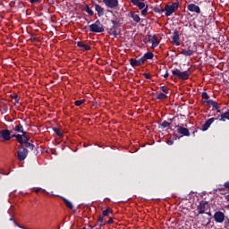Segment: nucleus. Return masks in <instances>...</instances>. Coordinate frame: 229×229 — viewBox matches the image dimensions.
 Returning <instances> with one entry per match:
<instances>
[{
	"label": "nucleus",
	"instance_id": "nucleus-1",
	"mask_svg": "<svg viewBox=\"0 0 229 229\" xmlns=\"http://www.w3.org/2000/svg\"><path fill=\"white\" fill-rule=\"evenodd\" d=\"M178 8H180V4L178 3L166 4L164 8L165 17H171Z\"/></svg>",
	"mask_w": 229,
	"mask_h": 229
},
{
	"label": "nucleus",
	"instance_id": "nucleus-2",
	"mask_svg": "<svg viewBox=\"0 0 229 229\" xmlns=\"http://www.w3.org/2000/svg\"><path fill=\"white\" fill-rule=\"evenodd\" d=\"M28 153H30L28 148H26L24 145H20L18 147V151H17L18 160H20V162H23V160H26V158H28Z\"/></svg>",
	"mask_w": 229,
	"mask_h": 229
},
{
	"label": "nucleus",
	"instance_id": "nucleus-3",
	"mask_svg": "<svg viewBox=\"0 0 229 229\" xmlns=\"http://www.w3.org/2000/svg\"><path fill=\"white\" fill-rule=\"evenodd\" d=\"M89 31L92 33H103V31H105V28L101 24V21L97 20L94 23L89 25Z\"/></svg>",
	"mask_w": 229,
	"mask_h": 229
},
{
	"label": "nucleus",
	"instance_id": "nucleus-4",
	"mask_svg": "<svg viewBox=\"0 0 229 229\" xmlns=\"http://www.w3.org/2000/svg\"><path fill=\"white\" fill-rule=\"evenodd\" d=\"M173 76H176L179 80H189V69L187 71L182 72L178 68L172 70Z\"/></svg>",
	"mask_w": 229,
	"mask_h": 229
},
{
	"label": "nucleus",
	"instance_id": "nucleus-5",
	"mask_svg": "<svg viewBox=\"0 0 229 229\" xmlns=\"http://www.w3.org/2000/svg\"><path fill=\"white\" fill-rule=\"evenodd\" d=\"M114 211L112 210V208H107L106 209H105L102 212V215H100L98 216V223H100L99 227L102 228V226H105L106 224H104L105 221V217H108V216H110V214H112Z\"/></svg>",
	"mask_w": 229,
	"mask_h": 229
},
{
	"label": "nucleus",
	"instance_id": "nucleus-6",
	"mask_svg": "<svg viewBox=\"0 0 229 229\" xmlns=\"http://www.w3.org/2000/svg\"><path fill=\"white\" fill-rule=\"evenodd\" d=\"M0 137L5 142H8V140H12V139H13V137H12V131L8 129L0 131Z\"/></svg>",
	"mask_w": 229,
	"mask_h": 229
},
{
	"label": "nucleus",
	"instance_id": "nucleus-7",
	"mask_svg": "<svg viewBox=\"0 0 229 229\" xmlns=\"http://www.w3.org/2000/svg\"><path fill=\"white\" fill-rule=\"evenodd\" d=\"M134 6H138L139 10H141V15H143V17H146V15H148V5H146L144 2H137L136 4H134Z\"/></svg>",
	"mask_w": 229,
	"mask_h": 229
},
{
	"label": "nucleus",
	"instance_id": "nucleus-8",
	"mask_svg": "<svg viewBox=\"0 0 229 229\" xmlns=\"http://www.w3.org/2000/svg\"><path fill=\"white\" fill-rule=\"evenodd\" d=\"M111 22L113 25L118 26L121 28V26H123V22H124V18L123 16H117L114 14L113 19L111 20Z\"/></svg>",
	"mask_w": 229,
	"mask_h": 229
},
{
	"label": "nucleus",
	"instance_id": "nucleus-9",
	"mask_svg": "<svg viewBox=\"0 0 229 229\" xmlns=\"http://www.w3.org/2000/svg\"><path fill=\"white\" fill-rule=\"evenodd\" d=\"M107 8L115 9L119 6V0H103Z\"/></svg>",
	"mask_w": 229,
	"mask_h": 229
},
{
	"label": "nucleus",
	"instance_id": "nucleus-10",
	"mask_svg": "<svg viewBox=\"0 0 229 229\" xmlns=\"http://www.w3.org/2000/svg\"><path fill=\"white\" fill-rule=\"evenodd\" d=\"M213 217L216 223H225V217H226V216H225V213L222 211H216Z\"/></svg>",
	"mask_w": 229,
	"mask_h": 229
},
{
	"label": "nucleus",
	"instance_id": "nucleus-11",
	"mask_svg": "<svg viewBox=\"0 0 229 229\" xmlns=\"http://www.w3.org/2000/svg\"><path fill=\"white\" fill-rule=\"evenodd\" d=\"M175 128L180 135H183L184 137H191V131H189V129L181 125H176Z\"/></svg>",
	"mask_w": 229,
	"mask_h": 229
},
{
	"label": "nucleus",
	"instance_id": "nucleus-12",
	"mask_svg": "<svg viewBox=\"0 0 229 229\" xmlns=\"http://www.w3.org/2000/svg\"><path fill=\"white\" fill-rule=\"evenodd\" d=\"M130 64L131 65V67H140V65H144V61L142 57L138 60L135 58H131Z\"/></svg>",
	"mask_w": 229,
	"mask_h": 229
},
{
	"label": "nucleus",
	"instance_id": "nucleus-13",
	"mask_svg": "<svg viewBox=\"0 0 229 229\" xmlns=\"http://www.w3.org/2000/svg\"><path fill=\"white\" fill-rule=\"evenodd\" d=\"M172 40V44H174V46H180V31H178V30L174 31Z\"/></svg>",
	"mask_w": 229,
	"mask_h": 229
},
{
	"label": "nucleus",
	"instance_id": "nucleus-14",
	"mask_svg": "<svg viewBox=\"0 0 229 229\" xmlns=\"http://www.w3.org/2000/svg\"><path fill=\"white\" fill-rule=\"evenodd\" d=\"M207 207H208V202L201 201L197 207V210L199 214H205V211L207 210Z\"/></svg>",
	"mask_w": 229,
	"mask_h": 229
},
{
	"label": "nucleus",
	"instance_id": "nucleus-15",
	"mask_svg": "<svg viewBox=\"0 0 229 229\" xmlns=\"http://www.w3.org/2000/svg\"><path fill=\"white\" fill-rule=\"evenodd\" d=\"M149 42H151L153 47H158V44H160V41H158V37L157 35H148Z\"/></svg>",
	"mask_w": 229,
	"mask_h": 229
},
{
	"label": "nucleus",
	"instance_id": "nucleus-16",
	"mask_svg": "<svg viewBox=\"0 0 229 229\" xmlns=\"http://www.w3.org/2000/svg\"><path fill=\"white\" fill-rule=\"evenodd\" d=\"M189 12H195V13H201V9L199 6L194 4H190L187 6Z\"/></svg>",
	"mask_w": 229,
	"mask_h": 229
},
{
	"label": "nucleus",
	"instance_id": "nucleus-17",
	"mask_svg": "<svg viewBox=\"0 0 229 229\" xmlns=\"http://www.w3.org/2000/svg\"><path fill=\"white\" fill-rule=\"evenodd\" d=\"M13 131H17V133H25L24 131V126L21 123V122H18V124H16L14 127L13 125Z\"/></svg>",
	"mask_w": 229,
	"mask_h": 229
},
{
	"label": "nucleus",
	"instance_id": "nucleus-18",
	"mask_svg": "<svg viewBox=\"0 0 229 229\" xmlns=\"http://www.w3.org/2000/svg\"><path fill=\"white\" fill-rule=\"evenodd\" d=\"M117 28H120L119 25H113L111 28L107 29V32L109 35H113V37L117 38Z\"/></svg>",
	"mask_w": 229,
	"mask_h": 229
},
{
	"label": "nucleus",
	"instance_id": "nucleus-19",
	"mask_svg": "<svg viewBox=\"0 0 229 229\" xmlns=\"http://www.w3.org/2000/svg\"><path fill=\"white\" fill-rule=\"evenodd\" d=\"M214 121H216V118H210L206 121V123L202 125V131H207V130L210 128V125L212 124V123H214Z\"/></svg>",
	"mask_w": 229,
	"mask_h": 229
},
{
	"label": "nucleus",
	"instance_id": "nucleus-20",
	"mask_svg": "<svg viewBox=\"0 0 229 229\" xmlns=\"http://www.w3.org/2000/svg\"><path fill=\"white\" fill-rule=\"evenodd\" d=\"M77 46L81 49V51H90V46L85 44L83 41L77 42Z\"/></svg>",
	"mask_w": 229,
	"mask_h": 229
},
{
	"label": "nucleus",
	"instance_id": "nucleus-21",
	"mask_svg": "<svg viewBox=\"0 0 229 229\" xmlns=\"http://www.w3.org/2000/svg\"><path fill=\"white\" fill-rule=\"evenodd\" d=\"M154 56L155 55L153 54V52H148L144 54V55L141 57V60H143V63L146 64L148 60H153Z\"/></svg>",
	"mask_w": 229,
	"mask_h": 229
},
{
	"label": "nucleus",
	"instance_id": "nucleus-22",
	"mask_svg": "<svg viewBox=\"0 0 229 229\" xmlns=\"http://www.w3.org/2000/svg\"><path fill=\"white\" fill-rule=\"evenodd\" d=\"M181 55H183V56H192L194 51L191 49V47H189L188 49L182 48Z\"/></svg>",
	"mask_w": 229,
	"mask_h": 229
},
{
	"label": "nucleus",
	"instance_id": "nucleus-23",
	"mask_svg": "<svg viewBox=\"0 0 229 229\" xmlns=\"http://www.w3.org/2000/svg\"><path fill=\"white\" fill-rule=\"evenodd\" d=\"M95 11L98 13V17H103V15H105V9L98 4H95Z\"/></svg>",
	"mask_w": 229,
	"mask_h": 229
},
{
	"label": "nucleus",
	"instance_id": "nucleus-24",
	"mask_svg": "<svg viewBox=\"0 0 229 229\" xmlns=\"http://www.w3.org/2000/svg\"><path fill=\"white\" fill-rule=\"evenodd\" d=\"M13 139H16L17 142H19V144H21V146H22V144H24V137L22 136V134H13L12 135Z\"/></svg>",
	"mask_w": 229,
	"mask_h": 229
},
{
	"label": "nucleus",
	"instance_id": "nucleus-25",
	"mask_svg": "<svg viewBox=\"0 0 229 229\" xmlns=\"http://www.w3.org/2000/svg\"><path fill=\"white\" fill-rule=\"evenodd\" d=\"M63 201L67 207V208H70V210H72L74 208V206L72 205V202H71L69 199L63 198Z\"/></svg>",
	"mask_w": 229,
	"mask_h": 229
},
{
	"label": "nucleus",
	"instance_id": "nucleus-26",
	"mask_svg": "<svg viewBox=\"0 0 229 229\" xmlns=\"http://www.w3.org/2000/svg\"><path fill=\"white\" fill-rule=\"evenodd\" d=\"M130 14L134 22H140V16L139 14H135L133 12H131Z\"/></svg>",
	"mask_w": 229,
	"mask_h": 229
},
{
	"label": "nucleus",
	"instance_id": "nucleus-27",
	"mask_svg": "<svg viewBox=\"0 0 229 229\" xmlns=\"http://www.w3.org/2000/svg\"><path fill=\"white\" fill-rule=\"evenodd\" d=\"M32 141H29L27 143H23L24 144V148H28L29 149H30V151H33V149H35V145L33 143H31Z\"/></svg>",
	"mask_w": 229,
	"mask_h": 229
},
{
	"label": "nucleus",
	"instance_id": "nucleus-28",
	"mask_svg": "<svg viewBox=\"0 0 229 229\" xmlns=\"http://www.w3.org/2000/svg\"><path fill=\"white\" fill-rule=\"evenodd\" d=\"M85 12L86 13H88L89 15H90V17L94 16V11H92V9H90V7L89 6V4L85 5Z\"/></svg>",
	"mask_w": 229,
	"mask_h": 229
},
{
	"label": "nucleus",
	"instance_id": "nucleus-29",
	"mask_svg": "<svg viewBox=\"0 0 229 229\" xmlns=\"http://www.w3.org/2000/svg\"><path fill=\"white\" fill-rule=\"evenodd\" d=\"M53 131H55L56 133V135L59 136V139H64V133H62V131H60V129L54 127L53 128Z\"/></svg>",
	"mask_w": 229,
	"mask_h": 229
},
{
	"label": "nucleus",
	"instance_id": "nucleus-30",
	"mask_svg": "<svg viewBox=\"0 0 229 229\" xmlns=\"http://www.w3.org/2000/svg\"><path fill=\"white\" fill-rule=\"evenodd\" d=\"M22 137H23V144L28 143V142H32V140H30V136L26 135V131L22 133Z\"/></svg>",
	"mask_w": 229,
	"mask_h": 229
},
{
	"label": "nucleus",
	"instance_id": "nucleus-31",
	"mask_svg": "<svg viewBox=\"0 0 229 229\" xmlns=\"http://www.w3.org/2000/svg\"><path fill=\"white\" fill-rule=\"evenodd\" d=\"M205 103H207V105H210V106H213V108H215V106L217 105V102H216L213 99H209L208 101H205Z\"/></svg>",
	"mask_w": 229,
	"mask_h": 229
},
{
	"label": "nucleus",
	"instance_id": "nucleus-32",
	"mask_svg": "<svg viewBox=\"0 0 229 229\" xmlns=\"http://www.w3.org/2000/svg\"><path fill=\"white\" fill-rule=\"evenodd\" d=\"M157 99H167V95H165V93H158Z\"/></svg>",
	"mask_w": 229,
	"mask_h": 229
},
{
	"label": "nucleus",
	"instance_id": "nucleus-33",
	"mask_svg": "<svg viewBox=\"0 0 229 229\" xmlns=\"http://www.w3.org/2000/svg\"><path fill=\"white\" fill-rule=\"evenodd\" d=\"M224 226L225 229H229V217L225 216L224 220Z\"/></svg>",
	"mask_w": 229,
	"mask_h": 229
},
{
	"label": "nucleus",
	"instance_id": "nucleus-34",
	"mask_svg": "<svg viewBox=\"0 0 229 229\" xmlns=\"http://www.w3.org/2000/svg\"><path fill=\"white\" fill-rule=\"evenodd\" d=\"M83 103H85V99H81V100H76L74 102L75 106H81V105H83Z\"/></svg>",
	"mask_w": 229,
	"mask_h": 229
},
{
	"label": "nucleus",
	"instance_id": "nucleus-35",
	"mask_svg": "<svg viewBox=\"0 0 229 229\" xmlns=\"http://www.w3.org/2000/svg\"><path fill=\"white\" fill-rule=\"evenodd\" d=\"M154 12L156 13H164V12H165V10H164V9H160L159 7H154Z\"/></svg>",
	"mask_w": 229,
	"mask_h": 229
},
{
	"label": "nucleus",
	"instance_id": "nucleus-36",
	"mask_svg": "<svg viewBox=\"0 0 229 229\" xmlns=\"http://www.w3.org/2000/svg\"><path fill=\"white\" fill-rule=\"evenodd\" d=\"M161 126L163 128H169V126H171V123L167 122V121H164L162 123H161Z\"/></svg>",
	"mask_w": 229,
	"mask_h": 229
},
{
	"label": "nucleus",
	"instance_id": "nucleus-37",
	"mask_svg": "<svg viewBox=\"0 0 229 229\" xmlns=\"http://www.w3.org/2000/svg\"><path fill=\"white\" fill-rule=\"evenodd\" d=\"M202 99H205L206 101H209L208 99H210V97L208 96V93L203 92L202 93Z\"/></svg>",
	"mask_w": 229,
	"mask_h": 229
},
{
	"label": "nucleus",
	"instance_id": "nucleus-38",
	"mask_svg": "<svg viewBox=\"0 0 229 229\" xmlns=\"http://www.w3.org/2000/svg\"><path fill=\"white\" fill-rule=\"evenodd\" d=\"M161 90L162 92H164V94H169V88H167L166 86H162Z\"/></svg>",
	"mask_w": 229,
	"mask_h": 229
},
{
	"label": "nucleus",
	"instance_id": "nucleus-39",
	"mask_svg": "<svg viewBox=\"0 0 229 229\" xmlns=\"http://www.w3.org/2000/svg\"><path fill=\"white\" fill-rule=\"evenodd\" d=\"M40 191H41V192H43L44 194H47V191L46 190L42 189V188H37V189L35 190V192H37V194H38V192H40Z\"/></svg>",
	"mask_w": 229,
	"mask_h": 229
},
{
	"label": "nucleus",
	"instance_id": "nucleus-40",
	"mask_svg": "<svg viewBox=\"0 0 229 229\" xmlns=\"http://www.w3.org/2000/svg\"><path fill=\"white\" fill-rule=\"evenodd\" d=\"M13 99H14L15 103H19V101H21V98H19V96H17V95L13 97Z\"/></svg>",
	"mask_w": 229,
	"mask_h": 229
},
{
	"label": "nucleus",
	"instance_id": "nucleus-41",
	"mask_svg": "<svg viewBox=\"0 0 229 229\" xmlns=\"http://www.w3.org/2000/svg\"><path fill=\"white\" fill-rule=\"evenodd\" d=\"M143 76L146 78V80H151V74L149 73H143Z\"/></svg>",
	"mask_w": 229,
	"mask_h": 229
},
{
	"label": "nucleus",
	"instance_id": "nucleus-42",
	"mask_svg": "<svg viewBox=\"0 0 229 229\" xmlns=\"http://www.w3.org/2000/svg\"><path fill=\"white\" fill-rule=\"evenodd\" d=\"M216 191H226V188H225V186H223V185H219L218 188L216 189Z\"/></svg>",
	"mask_w": 229,
	"mask_h": 229
},
{
	"label": "nucleus",
	"instance_id": "nucleus-43",
	"mask_svg": "<svg viewBox=\"0 0 229 229\" xmlns=\"http://www.w3.org/2000/svg\"><path fill=\"white\" fill-rule=\"evenodd\" d=\"M114 223V218L109 217L108 221L106 223H104L106 225H112Z\"/></svg>",
	"mask_w": 229,
	"mask_h": 229
},
{
	"label": "nucleus",
	"instance_id": "nucleus-44",
	"mask_svg": "<svg viewBox=\"0 0 229 229\" xmlns=\"http://www.w3.org/2000/svg\"><path fill=\"white\" fill-rule=\"evenodd\" d=\"M214 108H215V110H216V112L218 114H221V109H219V106H217V104L216 105V106Z\"/></svg>",
	"mask_w": 229,
	"mask_h": 229
},
{
	"label": "nucleus",
	"instance_id": "nucleus-45",
	"mask_svg": "<svg viewBox=\"0 0 229 229\" xmlns=\"http://www.w3.org/2000/svg\"><path fill=\"white\" fill-rule=\"evenodd\" d=\"M224 187L229 191V181L224 183Z\"/></svg>",
	"mask_w": 229,
	"mask_h": 229
},
{
	"label": "nucleus",
	"instance_id": "nucleus-46",
	"mask_svg": "<svg viewBox=\"0 0 229 229\" xmlns=\"http://www.w3.org/2000/svg\"><path fill=\"white\" fill-rule=\"evenodd\" d=\"M140 1H144V0H131L132 4H136L137 3L140 2Z\"/></svg>",
	"mask_w": 229,
	"mask_h": 229
},
{
	"label": "nucleus",
	"instance_id": "nucleus-47",
	"mask_svg": "<svg viewBox=\"0 0 229 229\" xmlns=\"http://www.w3.org/2000/svg\"><path fill=\"white\" fill-rule=\"evenodd\" d=\"M168 146H173L174 144V141L173 140H170L167 141Z\"/></svg>",
	"mask_w": 229,
	"mask_h": 229
},
{
	"label": "nucleus",
	"instance_id": "nucleus-48",
	"mask_svg": "<svg viewBox=\"0 0 229 229\" xmlns=\"http://www.w3.org/2000/svg\"><path fill=\"white\" fill-rule=\"evenodd\" d=\"M164 78L165 80H167L169 78V72H166L165 74H164Z\"/></svg>",
	"mask_w": 229,
	"mask_h": 229
},
{
	"label": "nucleus",
	"instance_id": "nucleus-49",
	"mask_svg": "<svg viewBox=\"0 0 229 229\" xmlns=\"http://www.w3.org/2000/svg\"><path fill=\"white\" fill-rule=\"evenodd\" d=\"M31 4H35V3H38L40 0H29Z\"/></svg>",
	"mask_w": 229,
	"mask_h": 229
},
{
	"label": "nucleus",
	"instance_id": "nucleus-50",
	"mask_svg": "<svg viewBox=\"0 0 229 229\" xmlns=\"http://www.w3.org/2000/svg\"><path fill=\"white\" fill-rule=\"evenodd\" d=\"M10 221H13V223H14V225H16V226H19V224L17 223V221H15V219L10 218Z\"/></svg>",
	"mask_w": 229,
	"mask_h": 229
},
{
	"label": "nucleus",
	"instance_id": "nucleus-51",
	"mask_svg": "<svg viewBox=\"0 0 229 229\" xmlns=\"http://www.w3.org/2000/svg\"><path fill=\"white\" fill-rule=\"evenodd\" d=\"M196 133H198V130H194V131H192L193 137H196Z\"/></svg>",
	"mask_w": 229,
	"mask_h": 229
},
{
	"label": "nucleus",
	"instance_id": "nucleus-52",
	"mask_svg": "<svg viewBox=\"0 0 229 229\" xmlns=\"http://www.w3.org/2000/svg\"><path fill=\"white\" fill-rule=\"evenodd\" d=\"M207 216H209V217H212V213L210 212H206Z\"/></svg>",
	"mask_w": 229,
	"mask_h": 229
},
{
	"label": "nucleus",
	"instance_id": "nucleus-53",
	"mask_svg": "<svg viewBox=\"0 0 229 229\" xmlns=\"http://www.w3.org/2000/svg\"><path fill=\"white\" fill-rule=\"evenodd\" d=\"M1 174H4L5 176H8V174H10V173H1Z\"/></svg>",
	"mask_w": 229,
	"mask_h": 229
},
{
	"label": "nucleus",
	"instance_id": "nucleus-54",
	"mask_svg": "<svg viewBox=\"0 0 229 229\" xmlns=\"http://www.w3.org/2000/svg\"><path fill=\"white\" fill-rule=\"evenodd\" d=\"M16 226H18V228H21V229L26 228V227H24V226H21L19 224H18V225H16Z\"/></svg>",
	"mask_w": 229,
	"mask_h": 229
},
{
	"label": "nucleus",
	"instance_id": "nucleus-55",
	"mask_svg": "<svg viewBox=\"0 0 229 229\" xmlns=\"http://www.w3.org/2000/svg\"><path fill=\"white\" fill-rule=\"evenodd\" d=\"M226 201H229V194L225 196Z\"/></svg>",
	"mask_w": 229,
	"mask_h": 229
},
{
	"label": "nucleus",
	"instance_id": "nucleus-56",
	"mask_svg": "<svg viewBox=\"0 0 229 229\" xmlns=\"http://www.w3.org/2000/svg\"><path fill=\"white\" fill-rule=\"evenodd\" d=\"M225 208H227V210H229V204L227 206H225Z\"/></svg>",
	"mask_w": 229,
	"mask_h": 229
},
{
	"label": "nucleus",
	"instance_id": "nucleus-57",
	"mask_svg": "<svg viewBox=\"0 0 229 229\" xmlns=\"http://www.w3.org/2000/svg\"><path fill=\"white\" fill-rule=\"evenodd\" d=\"M190 130H191V131H193V129H192V128H191Z\"/></svg>",
	"mask_w": 229,
	"mask_h": 229
},
{
	"label": "nucleus",
	"instance_id": "nucleus-58",
	"mask_svg": "<svg viewBox=\"0 0 229 229\" xmlns=\"http://www.w3.org/2000/svg\"><path fill=\"white\" fill-rule=\"evenodd\" d=\"M188 1H189V3H191V0H188Z\"/></svg>",
	"mask_w": 229,
	"mask_h": 229
},
{
	"label": "nucleus",
	"instance_id": "nucleus-59",
	"mask_svg": "<svg viewBox=\"0 0 229 229\" xmlns=\"http://www.w3.org/2000/svg\"><path fill=\"white\" fill-rule=\"evenodd\" d=\"M169 121H173V119H169Z\"/></svg>",
	"mask_w": 229,
	"mask_h": 229
}]
</instances>
